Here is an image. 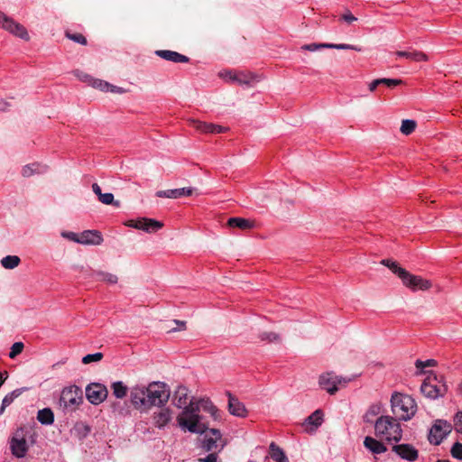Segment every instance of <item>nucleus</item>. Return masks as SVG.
Wrapping results in <instances>:
<instances>
[{
  "mask_svg": "<svg viewBox=\"0 0 462 462\" xmlns=\"http://www.w3.org/2000/svg\"><path fill=\"white\" fill-rule=\"evenodd\" d=\"M226 76L228 80L236 81L241 85H250L252 82L258 81L257 76L249 71H229Z\"/></svg>",
  "mask_w": 462,
  "mask_h": 462,
  "instance_id": "2eb2a0df",
  "label": "nucleus"
},
{
  "mask_svg": "<svg viewBox=\"0 0 462 462\" xmlns=\"http://www.w3.org/2000/svg\"><path fill=\"white\" fill-rule=\"evenodd\" d=\"M193 194L192 188H180L167 190H159L156 196L159 198L179 199L181 197H189Z\"/></svg>",
  "mask_w": 462,
  "mask_h": 462,
  "instance_id": "aec40b11",
  "label": "nucleus"
},
{
  "mask_svg": "<svg viewBox=\"0 0 462 462\" xmlns=\"http://www.w3.org/2000/svg\"><path fill=\"white\" fill-rule=\"evenodd\" d=\"M98 199L105 205H114L116 208L120 206L119 201L114 200V195L112 193H103Z\"/></svg>",
  "mask_w": 462,
  "mask_h": 462,
  "instance_id": "58836bf2",
  "label": "nucleus"
},
{
  "mask_svg": "<svg viewBox=\"0 0 462 462\" xmlns=\"http://www.w3.org/2000/svg\"><path fill=\"white\" fill-rule=\"evenodd\" d=\"M199 462H221L217 453L208 454L206 457L199 458Z\"/></svg>",
  "mask_w": 462,
  "mask_h": 462,
  "instance_id": "3c124183",
  "label": "nucleus"
},
{
  "mask_svg": "<svg viewBox=\"0 0 462 462\" xmlns=\"http://www.w3.org/2000/svg\"><path fill=\"white\" fill-rule=\"evenodd\" d=\"M391 408L398 420H410L417 411L415 400L408 394L394 392L391 397Z\"/></svg>",
  "mask_w": 462,
  "mask_h": 462,
  "instance_id": "20e7f679",
  "label": "nucleus"
},
{
  "mask_svg": "<svg viewBox=\"0 0 462 462\" xmlns=\"http://www.w3.org/2000/svg\"><path fill=\"white\" fill-rule=\"evenodd\" d=\"M148 409L152 406H164L170 398L171 391L169 386L162 382H152L147 386Z\"/></svg>",
  "mask_w": 462,
  "mask_h": 462,
  "instance_id": "39448f33",
  "label": "nucleus"
},
{
  "mask_svg": "<svg viewBox=\"0 0 462 462\" xmlns=\"http://www.w3.org/2000/svg\"><path fill=\"white\" fill-rule=\"evenodd\" d=\"M382 264L387 266L393 273H395L401 280L402 284L410 290L416 291H428L432 287L430 280L424 279L421 276L411 274L404 268L392 260L384 259L381 262Z\"/></svg>",
  "mask_w": 462,
  "mask_h": 462,
  "instance_id": "f03ea898",
  "label": "nucleus"
},
{
  "mask_svg": "<svg viewBox=\"0 0 462 462\" xmlns=\"http://www.w3.org/2000/svg\"><path fill=\"white\" fill-rule=\"evenodd\" d=\"M175 323H177L178 325H180L181 327V329H185L186 328V322L185 321H180V320H174Z\"/></svg>",
  "mask_w": 462,
  "mask_h": 462,
  "instance_id": "052dcab7",
  "label": "nucleus"
},
{
  "mask_svg": "<svg viewBox=\"0 0 462 462\" xmlns=\"http://www.w3.org/2000/svg\"><path fill=\"white\" fill-rule=\"evenodd\" d=\"M171 419L172 411L168 407H162L152 414L153 424L159 429L164 428Z\"/></svg>",
  "mask_w": 462,
  "mask_h": 462,
  "instance_id": "dca6fc26",
  "label": "nucleus"
},
{
  "mask_svg": "<svg viewBox=\"0 0 462 462\" xmlns=\"http://www.w3.org/2000/svg\"><path fill=\"white\" fill-rule=\"evenodd\" d=\"M437 462H450L449 460H445V459H439L437 460Z\"/></svg>",
  "mask_w": 462,
  "mask_h": 462,
  "instance_id": "69168bd1",
  "label": "nucleus"
},
{
  "mask_svg": "<svg viewBox=\"0 0 462 462\" xmlns=\"http://www.w3.org/2000/svg\"><path fill=\"white\" fill-rule=\"evenodd\" d=\"M374 434L388 442H398L402 438V429L396 418L389 415L380 416L374 421Z\"/></svg>",
  "mask_w": 462,
  "mask_h": 462,
  "instance_id": "7ed1b4c3",
  "label": "nucleus"
},
{
  "mask_svg": "<svg viewBox=\"0 0 462 462\" xmlns=\"http://www.w3.org/2000/svg\"><path fill=\"white\" fill-rule=\"evenodd\" d=\"M108 92L123 94V93L125 92V90L123 88H120V87H117V86H114V85L110 84Z\"/></svg>",
  "mask_w": 462,
  "mask_h": 462,
  "instance_id": "4d7b16f0",
  "label": "nucleus"
},
{
  "mask_svg": "<svg viewBox=\"0 0 462 462\" xmlns=\"http://www.w3.org/2000/svg\"><path fill=\"white\" fill-rule=\"evenodd\" d=\"M21 393L22 389H15L12 393L6 394L2 401V405L0 407V414H3L5 408L8 407L14 401L15 398L20 396Z\"/></svg>",
  "mask_w": 462,
  "mask_h": 462,
  "instance_id": "72a5a7b5",
  "label": "nucleus"
},
{
  "mask_svg": "<svg viewBox=\"0 0 462 462\" xmlns=\"http://www.w3.org/2000/svg\"><path fill=\"white\" fill-rule=\"evenodd\" d=\"M451 456L454 458L462 460V444L459 442H456L451 448Z\"/></svg>",
  "mask_w": 462,
  "mask_h": 462,
  "instance_id": "49530a36",
  "label": "nucleus"
},
{
  "mask_svg": "<svg viewBox=\"0 0 462 462\" xmlns=\"http://www.w3.org/2000/svg\"><path fill=\"white\" fill-rule=\"evenodd\" d=\"M92 277L97 281H101L108 284H116L118 281V278L116 274L102 271H93Z\"/></svg>",
  "mask_w": 462,
  "mask_h": 462,
  "instance_id": "c756f323",
  "label": "nucleus"
},
{
  "mask_svg": "<svg viewBox=\"0 0 462 462\" xmlns=\"http://www.w3.org/2000/svg\"><path fill=\"white\" fill-rule=\"evenodd\" d=\"M229 130L228 127H226V126H222V125H215L213 124L212 125V133L211 134H221V133H226Z\"/></svg>",
  "mask_w": 462,
  "mask_h": 462,
  "instance_id": "864d4df0",
  "label": "nucleus"
},
{
  "mask_svg": "<svg viewBox=\"0 0 462 462\" xmlns=\"http://www.w3.org/2000/svg\"><path fill=\"white\" fill-rule=\"evenodd\" d=\"M23 347L24 346L23 342H15L11 347V351L9 352V357L12 359L15 358L18 355H20L23 352Z\"/></svg>",
  "mask_w": 462,
  "mask_h": 462,
  "instance_id": "79ce46f5",
  "label": "nucleus"
},
{
  "mask_svg": "<svg viewBox=\"0 0 462 462\" xmlns=\"http://www.w3.org/2000/svg\"><path fill=\"white\" fill-rule=\"evenodd\" d=\"M328 46H329V43H311V44H305L301 48L303 50H307L310 51H315L320 49H328Z\"/></svg>",
  "mask_w": 462,
  "mask_h": 462,
  "instance_id": "de8ad7c7",
  "label": "nucleus"
},
{
  "mask_svg": "<svg viewBox=\"0 0 462 462\" xmlns=\"http://www.w3.org/2000/svg\"><path fill=\"white\" fill-rule=\"evenodd\" d=\"M364 446L373 454H383L387 450L385 445L373 437H365Z\"/></svg>",
  "mask_w": 462,
  "mask_h": 462,
  "instance_id": "393cba45",
  "label": "nucleus"
},
{
  "mask_svg": "<svg viewBox=\"0 0 462 462\" xmlns=\"http://www.w3.org/2000/svg\"><path fill=\"white\" fill-rule=\"evenodd\" d=\"M37 420L42 425H51L54 422V413L50 408H44L38 411Z\"/></svg>",
  "mask_w": 462,
  "mask_h": 462,
  "instance_id": "c85d7f7f",
  "label": "nucleus"
},
{
  "mask_svg": "<svg viewBox=\"0 0 462 462\" xmlns=\"http://www.w3.org/2000/svg\"><path fill=\"white\" fill-rule=\"evenodd\" d=\"M227 396L229 412L237 417H245L247 411L245 405L230 393H227Z\"/></svg>",
  "mask_w": 462,
  "mask_h": 462,
  "instance_id": "412c9836",
  "label": "nucleus"
},
{
  "mask_svg": "<svg viewBox=\"0 0 462 462\" xmlns=\"http://www.w3.org/2000/svg\"><path fill=\"white\" fill-rule=\"evenodd\" d=\"M200 409L208 412L214 420L219 419L218 409L208 398H203L197 403L190 402L183 409L177 418L179 426L183 430H188L191 433H205L208 429V425L203 421L202 417L199 415Z\"/></svg>",
  "mask_w": 462,
  "mask_h": 462,
  "instance_id": "f257e3e1",
  "label": "nucleus"
},
{
  "mask_svg": "<svg viewBox=\"0 0 462 462\" xmlns=\"http://www.w3.org/2000/svg\"><path fill=\"white\" fill-rule=\"evenodd\" d=\"M103 358V354L100 352L95 353V354H88L82 358V363L85 365L93 363V362H99Z\"/></svg>",
  "mask_w": 462,
  "mask_h": 462,
  "instance_id": "a19ab883",
  "label": "nucleus"
},
{
  "mask_svg": "<svg viewBox=\"0 0 462 462\" xmlns=\"http://www.w3.org/2000/svg\"><path fill=\"white\" fill-rule=\"evenodd\" d=\"M227 225L230 227H237L242 230L254 227V223L252 221L242 217H230L227 221Z\"/></svg>",
  "mask_w": 462,
  "mask_h": 462,
  "instance_id": "cd10ccee",
  "label": "nucleus"
},
{
  "mask_svg": "<svg viewBox=\"0 0 462 462\" xmlns=\"http://www.w3.org/2000/svg\"><path fill=\"white\" fill-rule=\"evenodd\" d=\"M259 338L262 341H267L269 343L280 341L279 334L275 332H263L259 335Z\"/></svg>",
  "mask_w": 462,
  "mask_h": 462,
  "instance_id": "ea45409f",
  "label": "nucleus"
},
{
  "mask_svg": "<svg viewBox=\"0 0 462 462\" xmlns=\"http://www.w3.org/2000/svg\"><path fill=\"white\" fill-rule=\"evenodd\" d=\"M47 171V166L38 162L30 163L24 165L22 169V175L25 178H29L35 174H43Z\"/></svg>",
  "mask_w": 462,
  "mask_h": 462,
  "instance_id": "a878e982",
  "label": "nucleus"
},
{
  "mask_svg": "<svg viewBox=\"0 0 462 462\" xmlns=\"http://www.w3.org/2000/svg\"><path fill=\"white\" fill-rule=\"evenodd\" d=\"M421 393L428 398L437 399L447 393V386L438 382L437 378H430L423 382L420 386Z\"/></svg>",
  "mask_w": 462,
  "mask_h": 462,
  "instance_id": "9d476101",
  "label": "nucleus"
},
{
  "mask_svg": "<svg viewBox=\"0 0 462 462\" xmlns=\"http://www.w3.org/2000/svg\"><path fill=\"white\" fill-rule=\"evenodd\" d=\"M111 389L115 397L123 399L126 396L128 388L121 381L115 382L111 384Z\"/></svg>",
  "mask_w": 462,
  "mask_h": 462,
  "instance_id": "473e14b6",
  "label": "nucleus"
},
{
  "mask_svg": "<svg viewBox=\"0 0 462 462\" xmlns=\"http://www.w3.org/2000/svg\"><path fill=\"white\" fill-rule=\"evenodd\" d=\"M323 422V411L321 410H316L312 412L304 422L306 430L309 431L316 430Z\"/></svg>",
  "mask_w": 462,
  "mask_h": 462,
  "instance_id": "b1692460",
  "label": "nucleus"
},
{
  "mask_svg": "<svg viewBox=\"0 0 462 462\" xmlns=\"http://www.w3.org/2000/svg\"><path fill=\"white\" fill-rule=\"evenodd\" d=\"M126 225L128 226L140 229L147 233H155L163 227L162 222L148 217H142L137 220H130Z\"/></svg>",
  "mask_w": 462,
  "mask_h": 462,
  "instance_id": "f8f14e48",
  "label": "nucleus"
},
{
  "mask_svg": "<svg viewBox=\"0 0 462 462\" xmlns=\"http://www.w3.org/2000/svg\"><path fill=\"white\" fill-rule=\"evenodd\" d=\"M381 85L393 88L402 84V80L399 79H380Z\"/></svg>",
  "mask_w": 462,
  "mask_h": 462,
  "instance_id": "c03bdc74",
  "label": "nucleus"
},
{
  "mask_svg": "<svg viewBox=\"0 0 462 462\" xmlns=\"http://www.w3.org/2000/svg\"><path fill=\"white\" fill-rule=\"evenodd\" d=\"M382 405L380 403H374L371 406H369L368 410L365 413L363 419L365 423H374V418L378 416L381 412Z\"/></svg>",
  "mask_w": 462,
  "mask_h": 462,
  "instance_id": "7c9ffc66",
  "label": "nucleus"
},
{
  "mask_svg": "<svg viewBox=\"0 0 462 462\" xmlns=\"http://www.w3.org/2000/svg\"><path fill=\"white\" fill-rule=\"evenodd\" d=\"M190 126L200 133L211 134L212 133V125L211 123H206L199 120L192 119L189 121Z\"/></svg>",
  "mask_w": 462,
  "mask_h": 462,
  "instance_id": "f704fd0d",
  "label": "nucleus"
},
{
  "mask_svg": "<svg viewBox=\"0 0 462 462\" xmlns=\"http://www.w3.org/2000/svg\"><path fill=\"white\" fill-rule=\"evenodd\" d=\"M393 451L395 452L401 458L409 462H413L418 459L419 451L411 444H399L393 447Z\"/></svg>",
  "mask_w": 462,
  "mask_h": 462,
  "instance_id": "4468645a",
  "label": "nucleus"
},
{
  "mask_svg": "<svg viewBox=\"0 0 462 462\" xmlns=\"http://www.w3.org/2000/svg\"><path fill=\"white\" fill-rule=\"evenodd\" d=\"M380 85H381L380 79H377L373 80L371 83H369L368 88L371 92H374L376 89V88Z\"/></svg>",
  "mask_w": 462,
  "mask_h": 462,
  "instance_id": "13d9d810",
  "label": "nucleus"
},
{
  "mask_svg": "<svg viewBox=\"0 0 462 462\" xmlns=\"http://www.w3.org/2000/svg\"><path fill=\"white\" fill-rule=\"evenodd\" d=\"M451 430L452 426L447 420H437L430 430L429 441L431 444L439 445Z\"/></svg>",
  "mask_w": 462,
  "mask_h": 462,
  "instance_id": "6e6552de",
  "label": "nucleus"
},
{
  "mask_svg": "<svg viewBox=\"0 0 462 462\" xmlns=\"http://www.w3.org/2000/svg\"><path fill=\"white\" fill-rule=\"evenodd\" d=\"M91 86L95 88L100 89L101 91L108 92L110 83L102 79H94Z\"/></svg>",
  "mask_w": 462,
  "mask_h": 462,
  "instance_id": "37998d69",
  "label": "nucleus"
},
{
  "mask_svg": "<svg viewBox=\"0 0 462 462\" xmlns=\"http://www.w3.org/2000/svg\"><path fill=\"white\" fill-rule=\"evenodd\" d=\"M155 54L165 60L172 61L174 63H187L189 61V57L174 51L158 50L155 51Z\"/></svg>",
  "mask_w": 462,
  "mask_h": 462,
  "instance_id": "6ab92c4d",
  "label": "nucleus"
},
{
  "mask_svg": "<svg viewBox=\"0 0 462 462\" xmlns=\"http://www.w3.org/2000/svg\"><path fill=\"white\" fill-rule=\"evenodd\" d=\"M435 364H436V361L433 359H428L426 361L417 360L415 363V365L418 369L422 370L425 367L433 366V365H435Z\"/></svg>",
  "mask_w": 462,
  "mask_h": 462,
  "instance_id": "09e8293b",
  "label": "nucleus"
},
{
  "mask_svg": "<svg viewBox=\"0 0 462 462\" xmlns=\"http://www.w3.org/2000/svg\"><path fill=\"white\" fill-rule=\"evenodd\" d=\"M188 389L185 386L180 385L174 393V402L178 408H185L188 403Z\"/></svg>",
  "mask_w": 462,
  "mask_h": 462,
  "instance_id": "bb28decb",
  "label": "nucleus"
},
{
  "mask_svg": "<svg viewBox=\"0 0 462 462\" xmlns=\"http://www.w3.org/2000/svg\"><path fill=\"white\" fill-rule=\"evenodd\" d=\"M92 189H93V192L98 196V198L103 194L101 191V188L99 187V185L97 183H94L92 185Z\"/></svg>",
  "mask_w": 462,
  "mask_h": 462,
  "instance_id": "bf43d9fd",
  "label": "nucleus"
},
{
  "mask_svg": "<svg viewBox=\"0 0 462 462\" xmlns=\"http://www.w3.org/2000/svg\"><path fill=\"white\" fill-rule=\"evenodd\" d=\"M221 433L218 430L211 429L208 434H206L201 444V448L206 452L213 451L217 448V442L221 439Z\"/></svg>",
  "mask_w": 462,
  "mask_h": 462,
  "instance_id": "f3484780",
  "label": "nucleus"
},
{
  "mask_svg": "<svg viewBox=\"0 0 462 462\" xmlns=\"http://www.w3.org/2000/svg\"><path fill=\"white\" fill-rule=\"evenodd\" d=\"M0 23L2 27L13 33L15 36H18L22 39L28 40V33L26 29L20 23L14 22L12 18L6 16L3 12L0 11Z\"/></svg>",
  "mask_w": 462,
  "mask_h": 462,
  "instance_id": "9b49d317",
  "label": "nucleus"
},
{
  "mask_svg": "<svg viewBox=\"0 0 462 462\" xmlns=\"http://www.w3.org/2000/svg\"><path fill=\"white\" fill-rule=\"evenodd\" d=\"M416 122L414 120L405 119L402 122L401 132L405 134H411L416 128Z\"/></svg>",
  "mask_w": 462,
  "mask_h": 462,
  "instance_id": "e433bc0d",
  "label": "nucleus"
},
{
  "mask_svg": "<svg viewBox=\"0 0 462 462\" xmlns=\"http://www.w3.org/2000/svg\"><path fill=\"white\" fill-rule=\"evenodd\" d=\"M397 57L405 58L407 60L420 62V61H428L429 56L423 51L417 50H409V51H398L394 53Z\"/></svg>",
  "mask_w": 462,
  "mask_h": 462,
  "instance_id": "4be33fe9",
  "label": "nucleus"
},
{
  "mask_svg": "<svg viewBox=\"0 0 462 462\" xmlns=\"http://www.w3.org/2000/svg\"><path fill=\"white\" fill-rule=\"evenodd\" d=\"M7 376H4V374L0 373V387L5 383Z\"/></svg>",
  "mask_w": 462,
  "mask_h": 462,
  "instance_id": "680f3d73",
  "label": "nucleus"
},
{
  "mask_svg": "<svg viewBox=\"0 0 462 462\" xmlns=\"http://www.w3.org/2000/svg\"><path fill=\"white\" fill-rule=\"evenodd\" d=\"M75 75L83 82L85 83H88L89 85L92 84V81L94 79V78H92L90 75L87 74V73H84V72H80L79 70H77L75 72Z\"/></svg>",
  "mask_w": 462,
  "mask_h": 462,
  "instance_id": "8fccbe9b",
  "label": "nucleus"
},
{
  "mask_svg": "<svg viewBox=\"0 0 462 462\" xmlns=\"http://www.w3.org/2000/svg\"><path fill=\"white\" fill-rule=\"evenodd\" d=\"M271 457L276 462H289L287 457L282 448H280L274 442L270 445Z\"/></svg>",
  "mask_w": 462,
  "mask_h": 462,
  "instance_id": "2f4dec72",
  "label": "nucleus"
},
{
  "mask_svg": "<svg viewBox=\"0 0 462 462\" xmlns=\"http://www.w3.org/2000/svg\"><path fill=\"white\" fill-rule=\"evenodd\" d=\"M458 391L462 394V380H461V383L458 385Z\"/></svg>",
  "mask_w": 462,
  "mask_h": 462,
  "instance_id": "e2e57ef3",
  "label": "nucleus"
},
{
  "mask_svg": "<svg viewBox=\"0 0 462 462\" xmlns=\"http://www.w3.org/2000/svg\"><path fill=\"white\" fill-rule=\"evenodd\" d=\"M10 448L12 454L16 457H23L28 450L27 442L23 438H13L10 442Z\"/></svg>",
  "mask_w": 462,
  "mask_h": 462,
  "instance_id": "5701e85b",
  "label": "nucleus"
},
{
  "mask_svg": "<svg viewBox=\"0 0 462 462\" xmlns=\"http://www.w3.org/2000/svg\"><path fill=\"white\" fill-rule=\"evenodd\" d=\"M5 103L0 102V109H1V110H4V109H5Z\"/></svg>",
  "mask_w": 462,
  "mask_h": 462,
  "instance_id": "0e129e2a",
  "label": "nucleus"
},
{
  "mask_svg": "<svg viewBox=\"0 0 462 462\" xmlns=\"http://www.w3.org/2000/svg\"><path fill=\"white\" fill-rule=\"evenodd\" d=\"M349 381V379L337 375L334 372H328L319 376V383L329 394H334L340 386H346Z\"/></svg>",
  "mask_w": 462,
  "mask_h": 462,
  "instance_id": "0eeeda50",
  "label": "nucleus"
},
{
  "mask_svg": "<svg viewBox=\"0 0 462 462\" xmlns=\"http://www.w3.org/2000/svg\"><path fill=\"white\" fill-rule=\"evenodd\" d=\"M65 36L68 39H69L77 43H79L81 45H87V43H88L86 37L83 34L79 33V32H71L70 31H66Z\"/></svg>",
  "mask_w": 462,
  "mask_h": 462,
  "instance_id": "4c0bfd02",
  "label": "nucleus"
},
{
  "mask_svg": "<svg viewBox=\"0 0 462 462\" xmlns=\"http://www.w3.org/2000/svg\"><path fill=\"white\" fill-rule=\"evenodd\" d=\"M103 242L102 235L97 230H85L79 237V244L83 245H100Z\"/></svg>",
  "mask_w": 462,
  "mask_h": 462,
  "instance_id": "a211bd4d",
  "label": "nucleus"
},
{
  "mask_svg": "<svg viewBox=\"0 0 462 462\" xmlns=\"http://www.w3.org/2000/svg\"><path fill=\"white\" fill-rule=\"evenodd\" d=\"M108 391L106 385L99 383H91L86 387V397L94 405L102 403L107 397Z\"/></svg>",
  "mask_w": 462,
  "mask_h": 462,
  "instance_id": "1a4fd4ad",
  "label": "nucleus"
},
{
  "mask_svg": "<svg viewBox=\"0 0 462 462\" xmlns=\"http://www.w3.org/2000/svg\"><path fill=\"white\" fill-rule=\"evenodd\" d=\"M83 402L82 389L77 385L65 387L60 393V406L66 411H75Z\"/></svg>",
  "mask_w": 462,
  "mask_h": 462,
  "instance_id": "423d86ee",
  "label": "nucleus"
},
{
  "mask_svg": "<svg viewBox=\"0 0 462 462\" xmlns=\"http://www.w3.org/2000/svg\"><path fill=\"white\" fill-rule=\"evenodd\" d=\"M21 260L16 255H7L1 260V264L5 269H14L17 267Z\"/></svg>",
  "mask_w": 462,
  "mask_h": 462,
  "instance_id": "c9c22d12",
  "label": "nucleus"
},
{
  "mask_svg": "<svg viewBox=\"0 0 462 462\" xmlns=\"http://www.w3.org/2000/svg\"><path fill=\"white\" fill-rule=\"evenodd\" d=\"M130 398L133 405L136 409H148L147 399L148 390L147 386L135 385L130 390Z\"/></svg>",
  "mask_w": 462,
  "mask_h": 462,
  "instance_id": "ddd939ff",
  "label": "nucleus"
},
{
  "mask_svg": "<svg viewBox=\"0 0 462 462\" xmlns=\"http://www.w3.org/2000/svg\"><path fill=\"white\" fill-rule=\"evenodd\" d=\"M455 428L458 432L462 433V411L457 412L456 415Z\"/></svg>",
  "mask_w": 462,
  "mask_h": 462,
  "instance_id": "603ef678",
  "label": "nucleus"
},
{
  "mask_svg": "<svg viewBox=\"0 0 462 462\" xmlns=\"http://www.w3.org/2000/svg\"><path fill=\"white\" fill-rule=\"evenodd\" d=\"M62 236L71 240V241H74V242H77L79 243V235L76 234V233H73V232H64L62 233Z\"/></svg>",
  "mask_w": 462,
  "mask_h": 462,
  "instance_id": "5fc2aeb1",
  "label": "nucleus"
},
{
  "mask_svg": "<svg viewBox=\"0 0 462 462\" xmlns=\"http://www.w3.org/2000/svg\"><path fill=\"white\" fill-rule=\"evenodd\" d=\"M341 19L344 20L345 22L348 23H353V22L357 20V18L356 16H354L350 12L345 13L341 16Z\"/></svg>",
  "mask_w": 462,
  "mask_h": 462,
  "instance_id": "6e6d98bb",
  "label": "nucleus"
},
{
  "mask_svg": "<svg viewBox=\"0 0 462 462\" xmlns=\"http://www.w3.org/2000/svg\"><path fill=\"white\" fill-rule=\"evenodd\" d=\"M328 49L354 50L356 51H361V48L355 46V45L345 44V43H342V44L329 43V46H328Z\"/></svg>",
  "mask_w": 462,
  "mask_h": 462,
  "instance_id": "a18cd8bd",
  "label": "nucleus"
}]
</instances>
